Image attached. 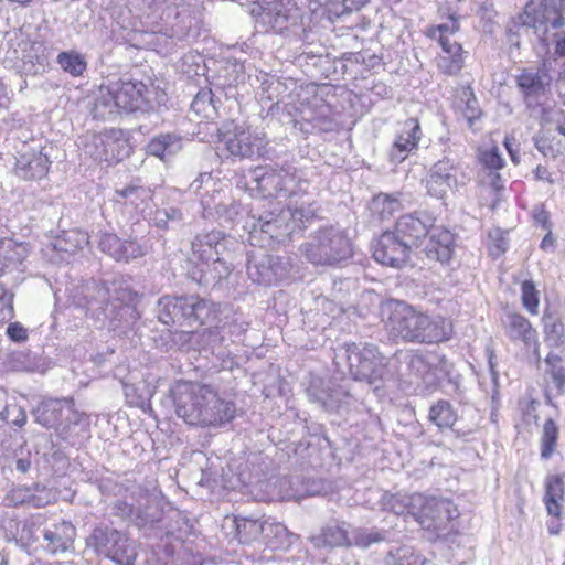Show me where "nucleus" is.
Instances as JSON below:
<instances>
[{
	"instance_id": "f257e3e1",
	"label": "nucleus",
	"mask_w": 565,
	"mask_h": 565,
	"mask_svg": "<svg viewBox=\"0 0 565 565\" xmlns=\"http://www.w3.org/2000/svg\"><path fill=\"white\" fill-rule=\"evenodd\" d=\"M169 392L175 414L189 425L217 427L234 418L235 405L207 385L178 381Z\"/></svg>"
},
{
	"instance_id": "f03ea898",
	"label": "nucleus",
	"mask_w": 565,
	"mask_h": 565,
	"mask_svg": "<svg viewBox=\"0 0 565 565\" xmlns=\"http://www.w3.org/2000/svg\"><path fill=\"white\" fill-rule=\"evenodd\" d=\"M386 327L390 333L411 343H439L448 340L451 329L440 316H429L404 301L387 305Z\"/></svg>"
},
{
	"instance_id": "7ed1b4c3",
	"label": "nucleus",
	"mask_w": 565,
	"mask_h": 565,
	"mask_svg": "<svg viewBox=\"0 0 565 565\" xmlns=\"http://www.w3.org/2000/svg\"><path fill=\"white\" fill-rule=\"evenodd\" d=\"M290 93L285 100V114L290 122L303 134L331 132L337 130L338 121L332 107L315 94L313 87L298 86L289 78L285 90Z\"/></svg>"
},
{
	"instance_id": "20e7f679",
	"label": "nucleus",
	"mask_w": 565,
	"mask_h": 565,
	"mask_svg": "<svg viewBox=\"0 0 565 565\" xmlns=\"http://www.w3.org/2000/svg\"><path fill=\"white\" fill-rule=\"evenodd\" d=\"M86 307L92 317L100 327L108 329H121L132 324L138 319V313L129 305L132 300V291L122 287L121 280H113L110 284L98 285L93 282L86 288Z\"/></svg>"
},
{
	"instance_id": "39448f33",
	"label": "nucleus",
	"mask_w": 565,
	"mask_h": 565,
	"mask_svg": "<svg viewBox=\"0 0 565 565\" xmlns=\"http://www.w3.org/2000/svg\"><path fill=\"white\" fill-rule=\"evenodd\" d=\"M384 358L370 343L345 342L334 350L333 363L341 375L349 373L355 381H365L379 388L385 377Z\"/></svg>"
},
{
	"instance_id": "423d86ee",
	"label": "nucleus",
	"mask_w": 565,
	"mask_h": 565,
	"mask_svg": "<svg viewBox=\"0 0 565 565\" xmlns=\"http://www.w3.org/2000/svg\"><path fill=\"white\" fill-rule=\"evenodd\" d=\"M158 319L167 326H202L216 319V309L213 302L196 295L163 296L158 301Z\"/></svg>"
},
{
	"instance_id": "0eeeda50",
	"label": "nucleus",
	"mask_w": 565,
	"mask_h": 565,
	"mask_svg": "<svg viewBox=\"0 0 565 565\" xmlns=\"http://www.w3.org/2000/svg\"><path fill=\"white\" fill-rule=\"evenodd\" d=\"M302 252L313 265L335 266L352 256V245L342 230L329 226L317 231L302 246Z\"/></svg>"
},
{
	"instance_id": "6e6552de",
	"label": "nucleus",
	"mask_w": 565,
	"mask_h": 565,
	"mask_svg": "<svg viewBox=\"0 0 565 565\" xmlns=\"http://www.w3.org/2000/svg\"><path fill=\"white\" fill-rule=\"evenodd\" d=\"M87 546L117 565H134L137 558L136 544L126 533L109 526H97L87 537Z\"/></svg>"
},
{
	"instance_id": "1a4fd4ad",
	"label": "nucleus",
	"mask_w": 565,
	"mask_h": 565,
	"mask_svg": "<svg viewBox=\"0 0 565 565\" xmlns=\"http://www.w3.org/2000/svg\"><path fill=\"white\" fill-rule=\"evenodd\" d=\"M83 152L96 162L115 164L130 153V146L121 129H108L99 134H87L83 141Z\"/></svg>"
},
{
	"instance_id": "9d476101",
	"label": "nucleus",
	"mask_w": 565,
	"mask_h": 565,
	"mask_svg": "<svg viewBox=\"0 0 565 565\" xmlns=\"http://www.w3.org/2000/svg\"><path fill=\"white\" fill-rule=\"evenodd\" d=\"M520 20L522 25L532 28L537 38L547 45L548 32L565 24V0H542L539 9L533 3H527Z\"/></svg>"
},
{
	"instance_id": "9b49d317",
	"label": "nucleus",
	"mask_w": 565,
	"mask_h": 565,
	"mask_svg": "<svg viewBox=\"0 0 565 565\" xmlns=\"http://www.w3.org/2000/svg\"><path fill=\"white\" fill-rule=\"evenodd\" d=\"M462 163L459 159L445 156L431 166L426 177V189L430 196L444 199L448 192L466 183Z\"/></svg>"
},
{
	"instance_id": "f8f14e48",
	"label": "nucleus",
	"mask_w": 565,
	"mask_h": 565,
	"mask_svg": "<svg viewBox=\"0 0 565 565\" xmlns=\"http://www.w3.org/2000/svg\"><path fill=\"white\" fill-rule=\"evenodd\" d=\"M424 501L416 522L437 537L445 535L450 530L451 521L459 516L457 505L452 500L443 497L424 495Z\"/></svg>"
},
{
	"instance_id": "ddd939ff",
	"label": "nucleus",
	"mask_w": 565,
	"mask_h": 565,
	"mask_svg": "<svg viewBox=\"0 0 565 565\" xmlns=\"http://www.w3.org/2000/svg\"><path fill=\"white\" fill-rule=\"evenodd\" d=\"M341 384H335L332 380L326 382L321 377L313 376L307 387V395L310 401L317 403L324 411L340 413L347 409L352 401L349 381L341 379Z\"/></svg>"
},
{
	"instance_id": "4468645a",
	"label": "nucleus",
	"mask_w": 565,
	"mask_h": 565,
	"mask_svg": "<svg viewBox=\"0 0 565 565\" xmlns=\"http://www.w3.org/2000/svg\"><path fill=\"white\" fill-rule=\"evenodd\" d=\"M220 142L233 157L253 158L259 156L264 148V140L250 127L242 124L221 132Z\"/></svg>"
},
{
	"instance_id": "2eb2a0df",
	"label": "nucleus",
	"mask_w": 565,
	"mask_h": 565,
	"mask_svg": "<svg viewBox=\"0 0 565 565\" xmlns=\"http://www.w3.org/2000/svg\"><path fill=\"white\" fill-rule=\"evenodd\" d=\"M246 273L248 278L257 285H275L282 274L280 257L263 250H253L247 254Z\"/></svg>"
},
{
	"instance_id": "dca6fc26",
	"label": "nucleus",
	"mask_w": 565,
	"mask_h": 565,
	"mask_svg": "<svg viewBox=\"0 0 565 565\" xmlns=\"http://www.w3.org/2000/svg\"><path fill=\"white\" fill-rule=\"evenodd\" d=\"M411 249L392 231L384 232L373 246L374 259L385 266L401 268L409 259Z\"/></svg>"
},
{
	"instance_id": "f3484780",
	"label": "nucleus",
	"mask_w": 565,
	"mask_h": 565,
	"mask_svg": "<svg viewBox=\"0 0 565 565\" xmlns=\"http://www.w3.org/2000/svg\"><path fill=\"white\" fill-rule=\"evenodd\" d=\"M435 218L426 212H415L401 216L395 223V233L402 241L407 243L412 250L418 247L422 238H425L433 227Z\"/></svg>"
},
{
	"instance_id": "a211bd4d",
	"label": "nucleus",
	"mask_w": 565,
	"mask_h": 565,
	"mask_svg": "<svg viewBox=\"0 0 565 565\" xmlns=\"http://www.w3.org/2000/svg\"><path fill=\"white\" fill-rule=\"evenodd\" d=\"M233 269V265L225 257H216L213 260L194 263L188 275L200 286L215 288L228 279Z\"/></svg>"
},
{
	"instance_id": "6ab92c4d",
	"label": "nucleus",
	"mask_w": 565,
	"mask_h": 565,
	"mask_svg": "<svg viewBox=\"0 0 565 565\" xmlns=\"http://www.w3.org/2000/svg\"><path fill=\"white\" fill-rule=\"evenodd\" d=\"M99 249L117 262H129L148 254L150 246L147 242L136 239L121 241L113 233H103L98 242Z\"/></svg>"
},
{
	"instance_id": "aec40b11",
	"label": "nucleus",
	"mask_w": 565,
	"mask_h": 565,
	"mask_svg": "<svg viewBox=\"0 0 565 565\" xmlns=\"http://www.w3.org/2000/svg\"><path fill=\"white\" fill-rule=\"evenodd\" d=\"M422 138V129L416 118L406 119L388 150V160L392 164L402 163L411 153L417 150Z\"/></svg>"
},
{
	"instance_id": "412c9836",
	"label": "nucleus",
	"mask_w": 565,
	"mask_h": 565,
	"mask_svg": "<svg viewBox=\"0 0 565 565\" xmlns=\"http://www.w3.org/2000/svg\"><path fill=\"white\" fill-rule=\"evenodd\" d=\"M228 239L221 231L199 233L191 243L194 263L213 260L216 257H225Z\"/></svg>"
},
{
	"instance_id": "4be33fe9",
	"label": "nucleus",
	"mask_w": 565,
	"mask_h": 565,
	"mask_svg": "<svg viewBox=\"0 0 565 565\" xmlns=\"http://www.w3.org/2000/svg\"><path fill=\"white\" fill-rule=\"evenodd\" d=\"M56 500V491L45 486L35 484L33 488L19 487L9 491L6 495L8 505H26L43 508Z\"/></svg>"
},
{
	"instance_id": "5701e85b",
	"label": "nucleus",
	"mask_w": 565,
	"mask_h": 565,
	"mask_svg": "<svg viewBox=\"0 0 565 565\" xmlns=\"http://www.w3.org/2000/svg\"><path fill=\"white\" fill-rule=\"evenodd\" d=\"M454 249L455 236L450 231L434 226L429 230L428 239L423 248L428 259L441 264L448 263L454 255Z\"/></svg>"
},
{
	"instance_id": "b1692460",
	"label": "nucleus",
	"mask_w": 565,
	"mask_h": 565,
	"mask_svg": "<svg viewBox=\"0 0 565 565\" xmlns=\"http://www.w3.org/2000/svg\"><path fill=\"white\" fill-rule=\"evenodd\" d=\"M548 84V75L540 71L523 70L516 76V86L527 107L539 103V99L545 95Z\"/></svg>"
},
{
	"instance_id": "393cba45",
	"label": "nucleus",
	"mask_w": 565,
	"mask_h": 565,
	"mask_svg": "<svg viewBox=\"0 0 565 565\" xmlns=\"http://www.w3.org/2000/svg\"><path fill=\"white\" fill-rule=\"evenodd\" d=\"M50 160L42 150L28 149L19 154L15 173L24 180H40L49 171Z\"/></svg>"
},
{
	"instance_id": "a878e982",
	"label": "nucleus",
	"mask_w": 565,
	"mask_h": 565,
	"mask_svg": "<svg viewBox=\"0 0 565 565\" xmlns=\"http://www.w3.org/2000/svg\"><path fill=\"white\" fill-rule=\"evenodd\" d=\"M72 399L47 398L43 399L33 411L32 415L38 424L45 428H57L62 425L64 413L71 412Z\"/></svg>"
},
{
	"instance_id": "bb28decb",
	"label": "nucleus",
	"mask_w": 565,
	"mask_h": 565,
	"mask_svg": "<svg viewBox=\"0 0 565 565\" xmlns=\"http://www.w3.org/2000/svg\"><path fill=\"white\" fill-rule=\"evenodd\" d=\"M75 536V526L62 520L43 530L44 548L51 554L64 553L73 545Z\"/></svg>"
},
{
	"instance_id": "cd10ccee",
	"label": "nucleus",
	"mask_w": 565,
	"mask_h": 565,
	"mask_svg": "<svg viewBox=\"0 0 565 565\" xmlns=\"http://www.w3.org/2000/svg\"><path fill=\"white\" fill-rule=\"evenodd\" d=\"M117 105L121 111H135L142 107L147 86L140 81L113 82Z\"/></svg>"
},
{
	"instance_id": "c85d7f7f",
	"label": "nucleus",
	"mask_w": 565,
	"mask_h": 565,
	"mask_svg": "<svg viewBox=\"0 0 565 565\" xmlns=\"http://www.w3.org/2000/svg\"><path fill=\"white\" fill-rule=\"evenodd\" d=\"M247 7L250 15L258 19L267 30H273L278 34L282 32L280 21L282 2L280 0H247Z\"/></svg>"
},
{
	"instance_id": "c756f323",
	"label": "nucleus",
	"mask_w": 565,
	"mask_h": 565,
	"mask_svg": "<svg viewBox=\"0 0 565 565\" xmlns=\"http://www.w3.org/2000/svg\"><path fill=\"white\" fill-rule=\"evenodd\" d=\"M507 335L511 341H521L526 348H533L539 356L536 330L531 322L520 313H508L505 320Z\"/></svg>"
},
{
	"instance_id": "7c9ffc66",
	"label": "nucleus",
	"mask_w": 565,
	"mask_h": 565,
	"mask_svg": "<svg viewBox=\"0 0 565 565\" xmlns=\"http://www.w3.org/2000/svg\"><path fill=\"white\" fill-rule=\"evenodd\" d=\"M422 493H385L382 497L383 509L392 511L396 515H411L417 521L419 509L424 504Z\"/></svg>"
},
{
	"instance_id": "2f4dec72",
	"label": "nucleus",
	"mask_w": 565,
	"mask_h": 565,
	"mask_svg": "<svg viewBox=\"0 0 565 565\" xmlns=\"http://www.w3.org/2000/svg\"><path fill=\"white\" fill-rule=\"evenodd\" d=\"M17 45L15 58L21 60L24 64H31L34 73L44 71L49 56L43 42L31 41L20 35Z\"/></svg>"
},
{
	"instance_id": "473e14b6",
	"label": "nucleus",
	"mask_w": 565,
	"mask_h": 565,
	"mask_svg": "<svg viewBox=\"0 0 565 565\" xmlns=\"http://www.w3.org/2000/svg\"><path fill=\"white\" fill-rule=\"evenodd\" d=\"M183 148V139L177 134H161L153 137L147 145V153L168 161Z\"/></svg>"
},
{
	"instance_id": "72a5a7b5",
	"label": "nucleus",
	"mask_w": 565,
	"mask_h": 565,
	"mask_svg": "<svg viewBox=\"0 0 565 565\" xmlns=\"http://www.w3.org/2000/svg\"><path fill=\"white\" fill-rule=\"evenodd\" d=\"M318 547H341L350 546L351 537L349 536L345 522H332L327 524L318 536L312 539Z\"/></svg>"
},
{
	"instance_id": "f704fd0d",
	"label": "nucleus",
	"mask_w": 565,
	"mask_h": 565,
	"mask_svg": "<svg viewBox=\"0 0 565 565\" xmlns=\"http://www.w3.org/2000/svg\"><path fill=\"white\" fill-rule=\"evenodd\" d=\"M564 480L559 475H550L545 478L544 503L547 513L553 516H561L562 505L564 501Z\"/></svg>"
},
{
	"instance_id": "c9c22d12",
	"label": "nucleus",
	"mask_w": 565,
	"mask_h": 565,
	"mask_svg": "<svg viewBox=\"0 0 565 565\" xmlns=\"http://www.w3.org/2000/svg\"><path fill=\"white\" fill-rule=\"evenodd\" d=\"M120 111L119 105H117L116 93L113 84L110 83L107 86H102L94 105V117L106 120Z\"/></svg>"
},
{
	"instance_id": "e433bc0d",
	"label": "nucleus",
	"mask_w": 565,
	"mask_h": 565,
	"mask_svg": "<svg viewBox=\"0 0 565 565\" xmlns=\"http://www.w3.org/2000/svg\"><path fill=\"white\" fill-rule=\"evenodd\" d=\"M288 211L290 220L285 224V230L290 227V235L309 226L316 218L318 209L312 203H301L299 206L288 205Z\"/></svg>"
},
{
	"instance_id": "4c0bfd02",
	"label": "nucleus",
	"mask_w": 565,
	"mask_h": 565,
	"mask_svg": "<svg viewBox=\"0 0 565 565\" xmlns=\"http://www.w3.org/2000/svg\"><path fill=\"white\" fill-rule=\"evenodd\" d=\"M42 516L36 515L20 522L17 526L15 542L23 548L28 550L32 544L38 542L40 534L43 535L41 530Z\"/></svg>"
},
{
	"instance_id": "58836bf2",
	"label": "nucleus",
	"mask_w": 565,
	"mask_h": 565,
	"mask_svg": "<svg viewBox=\"0 0 565 565\" xmlns=\"http://www.w3.org/2000/svg\"><path fill=\"white\" fill-rule=\"evenodd\" d=\"M89 243V236L81 230L64 231L53 242V248L57 252L74 254L78 249H83Z\"/></svg>"
},
{
	"instance_id": "ea45409f",
	"label": "nucleus",
	"mask_w": 565,
	"mask_h": 565,
	"mask_svg": "<svg viewBox=\"0 0 565 565\" xmlns=\"http://www.w3.org/2000/svg\"><path fill=\"white\" fill-rule=\"evenodd\" d=\"M443 53L438 57V68L447 75L458 74L463 66L462 47L458 42L441 47Z\"/></svg>"
},
{
	"instance_id": "a19ab883",
	"label": "nucleus",
	"mask_w": 565,
	"mask_h": 565,
	"mask_svg": "<svg viewBox=\"0 0 565 565\" xmlns=\"http://www.w3.org/2000/svg\"><path fill=\"white\" fill-rule=\"evenodd\" d=\"M381 565H435L431 561L415 554L412 547L399 546L387 552Z\"/></svg>"
},
{
	"instance_id": "79ce46f5",
	"label": "nucleus",
	"mask_w": 565,
	"mask_h": 565,
	"mask_svg": "<svg viewBox=\"0 0 565 565\" xmlns=\"http://www.w3.org/2000/svg\"><path fill=\"white\" fill-rule=\"evenodd\" d=\"M428 419L440 430L450 429L457 422V413L448 401L439 399L430 406Z\"/></svg>"
},
{
	"instance_id": "37998d69",
	"label": "nucleus",
	"mask_w": 565,
	"mask_h": 565,
	"mask_svg": "<svg viewBox=\"0 0 565 565\" xmlns=\"http://www.w3.org/2000/svg\"><path fill=\"white\" fill-rule=\"evenodd\" d=\"M542 320L547 344L554 348L562 345L565 341V332L561 318L556 313L545 311Z\"/></svg>"
},
{
	"instance_id": "c03bdc74",
	"label": "nucleus",
	"mask_w": 565,
	"mask_h": 565,
	"mask_svg": "<svg viewBox=\"0 0 565 565\" xmlns=\"http://www.w3.org/2000/svg\"><path fill=\"white\" fill-rule=\"evenodd\" d=\"M459 21L455 13L450 14L446 22L431 26L427 30V36L437 40L441 47L451 45L455 41L450 36L459 31Z\"/></svg>"
},
{
	"instance_id": "a18cd8bd",
	"label": "nucleus",
	"mask_w": 565,
	"mask_h": 565,
	"mask_svg": "<svg viewBox=\"0 0 565 565\" xmlns=\"http://www.w3.org/2000/svg\"><path fill=\"white\" fill-rule=\"evenodd\" d=\"M124 392L128 404H130L131 406L141 408L145 412L150 408V402L153 395V391L150 388L148 384H126L124 386Z\"/></svg>"
},
{
	"instance_id": "49530a36",
	"label": "nucleus",
	"mask_w": 565,
	"mask_h": 565,
	"mask_svg": "<svg viewBox=\"0 0 565 565\" xmlns=\"http://www.w3.org/2000/svg\"><path fill=\"white\" fill-rule=\"evenodd\" d=\"M56 62L64 72L72 76H81L87 67L84 56L76 51L61 52Z\"/></svg>"
},
{
	"instance_id": "de8ad7c7",
	"label": "nucleus",
	"mask_w": 565,
	"mask_h": 565,
	"mask_svg": "<svg viewBox=\"0 0 565 565\" xmlns=\"http://www.w3.org/2000/svg\"><path fill=\"white\" fill-rule=\"evenodd\" d=\"M558 427L552 418L545 420L541 437V458L547 460L555 451Z\"/></svg>"
},
{
	"instance_id": "09e8293b",
	"label": "nucleus",
	"mask_w": 565,
	"mask_h": 565,
	"mask_svg": "<svg viewBox=\"0 0 565 565\" xmlns=\"http://www.w3.org/2000/svg\"><path fill=\"white\" fill-rule=\"evenodd\" d=\"M386 539V532L374 529H355L351 534V545L367 548L373 544L383 542Z\"/></svg>"
},
{
	"instance_id": "8fccbe9b",
	"label": "nucleus",
	"mask_w": 565,
	"mask_h": 565,
	"mask_svg": "<svg viewBox=\"0 0 565 565\" xmlns=\"http://www.w3.org/2000/svg\"><path fill=\"white\" fill-rule=\"evenodd\" d=\"M191 109L203 118L211 119L216 113L213 104V94L211 89H201L196 93L191 103Z\"/></svg>"
},
{
	"instance_id": "3c124183",
	"label": "nucleus",
	"mask_w": 565,
	"mask_h": 565,
	"mask_svg": "<svg viewBox=\"0 0 565 565\" xmlns=\"http://www.w3.org/2000/svg\"><path fill=\"white\" fill-rule=\"evenodd\" d=\"M394 360L401 364L406 365V372L420 377L427 370V364L422 355L415 354L412 351H399L394 355Z\"/></svg>"
},
{
	"instance_id": "603ef678",
	"label": "nucleus",
	"mask_w": 565,
	"mask_h": 565,
	"mask_svg": "<svg viewBox=\"0 0 565 565\" xmlns=\"http://www.w3.org/2000/svg\"><path fill=\"white\" fill-rule=\"evenodd\" d=\"M201 205L204 211V215H212L214 211L218 217L232 221L238 214V209L235 204L227 205L223 202H218L213 205L212 200L206 199L203 195L201 196Z\"/></svg>"
},
{
	"instance_id": "864d4df0",
	"label": "nucleus",
	"mask_w": 565,
	"mask_h": 565,
	"mask_svg": "<svg viewBox=\"0 0 565 565\" xmlns=\"http://www.w3.org/2000/svg\"><path fill=\"white\" fill-rule=\"evenodd\" d=\"M152 221L157 227L168 230L170 227V223L181 224L183 221V214L177 207L158 209L153 214Z\"/></svg>"
},
{
	"instance_id": "5fc2aeb1",
	"label": "nucleus",
	"mask_w": 565,
	"mask_h": 565,
	"mask_svg": "<svg viewBox=\"0 0 565 565\" xmlns=\"http://www.w3.org/2000/svg\"><path fill=\"white\" fill-rule=\"evenodd\" d=\"M234 523L236 536L243 543H247L253 537L257 536L262 530L260 524L252 519L235 518Z\"/></svg>"
},
{
	"instance_id": "6e6d98bb",
	"label": "nucleus",
	"mask_w": 565,
	"mask_h": 565,
	"mask_svg": "<svg viewBox=\"0 0 565 565\" xmlns=\"http://www.w3.org/2000/svg\"><path fill=\"white\" fill-rule=\"evenodd\" d=\"M522 305L531 313L536 315L539 308V291L532 280H524L521 285Z\"/></svg>"
},
{
	"instance_id": "4d7b16f0",
	"label": "nucleus",
	"mask_w": 565,
	"mask_h": 565,
	"mask_svg": "<svg viewBox=\"0 0 565 565\" xmlns=\"http://www.w3.org/2000/svg\"><path fill=\"white\" fill-rule=\"evenodd\" d=\"M373 204L375 207L382 206V217L391 216L395 211L401 209L399 194L380 193L374 198Z\"/></svg>"
},
{
	"instance_id": "13d9d810",
	"label": "nucleus",
	"mask_w": 565,
	"mask_h": 565,
	"mask_svg": "<svg viewBox=\"0 0 565 565\" xmlns=\"http://www.w3.org/2000/svg\"><path fill=\"white\" fill-rule=\"evenodd\" d=\"M161 520V511L154 507L138 509L135 513L134 524L138 527L153 525Z\"/></svg>"
},
{
	"instance_id": "bf43d9fd",
	"label": "nucleus",
	"mask_w": 565,
	"mask_h": 565,
	"mask_svg": "<svg viewBox=\"0 0 565 565\" xmlns=\"http://www.w3.org/2000/svg\"><path fill=\"white\" fill-rule=\"evenodd\" d=\"M509 246L505 233L500 228L492 230L489 233V250L494 258L500 257Z\"/></svg>"
},
{
	"instance_id": "052dcab7",
	"label": "nucleus",
	"mask_w": 565,
	"mask_h": 565,
	"mask_svg": "<svg viewBox=\"0 0 565 565\" xmlns=\"http://www.w3.org/2000/svg\"><path fill=\"white\" fill-rule=\"evenodd\" d=\"M479 160L490 171H498L504 164V160L501 157L499 149L495 147L481 151L479 154Z\"/></svg>"
},
{
	"instance_id": "680f3d73",
	"label": "nucleus",
	"mask_w": 565,
	"mask_h": 565,
	"mask_svg": "<svg viewBox=\"0 0 565 565\" xmlns=\"http://www.w3.org/2000/svg\"><path fill=\"white\" fill-rule=\"evenodd\" d=\"M13 317V296L0 285V328Z\"/></svg>"
},
{
	"instance_id": "e2e57ef3",
	"label": "nucleus",
	"mask_w": 565,
	"mask_h": 565,
	"mask_svg": "<svg viewBox=\"0 0 565 565\" xmlns=\"http://www.w3.org/2000/svg\"><path fill=\"white\" fill-rule=\"evenodd\" d=\"M111 514L126 521L129 520L134 523L135 508L124 500H116L110 505Z\"/></svg>"
},
{
	"instance_id": "0e129e2a",
	"label": "nucleus",
	"mask_w": 565,
	"mask_h": 565,
	"mask_svg": "<svg viewBox=\"0 0 565 565\" xmlns=\"http://www.w3.org/2000/svg\"><path fill=\"white\" fill-rule=\"evenodd\" d=\"M326 14L329 20H333L334 18H341L342 15L352 12L351 9L347 6V3L342 0H327L324 3Z\"/></svg>"
},
{
	"instance_id": "69168bd1",
	"label": "nucleus",
	"mask_w": 565,
	"mask_h": 565,
	"mask_svg": "<svg viewBox=\"0 0 565 565\" xmlns=\"http://www.w3.org/2000/svg\"><path fill=\"white\" fill-rule=\"evenodd\" d=\"M141 192H143V190L140 186L127 185L115 191V201L120 202V199H125L129 200L131 204H137L136 199H139Z\"/></svg>"
},
{
	"instance_id": "338daca9",
	"label": "nucleus",
	"mask_w": 565,
	"mask_h": 565,
	"mask_svg": "<svg viewBox=\"0 0 565 565\" xmlns=\"http://www.w3.org/2000/svg\"><path fill=\"white\" fill-rule=\"evenodd\" d=\"M552 31L553 30H551L547 34V36L550 39L547 46L551 44V42L555 41V54L559 58H563L561 75L563 78H565V36L555 39L557 33L556 32L552 33ZM540 41L546 46V44L541 39H540Z\"/></svg>"
},
{
	"instance_id": "774afa93",
	"label": "nucleus",
	"mask_w": 565,
	"mask_h": 565,
	"mask_svg": "<svg viewBox=\"0 0 565 565\" xmlns=\"http://www.w3.org/2000/svg\"><path fill=\"white\" fill-rule=\"evenodd\" d=\"M547 373L552 379L556 394L561 395L565 393V369L563 366L558 369L554 367L552 370H547Z\"/></svg>"
}]
</instances>
